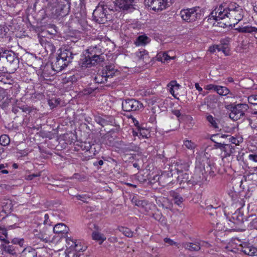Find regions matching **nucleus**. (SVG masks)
Masks as SVG:
<instances>
[{
  "mask_svg": "<svg viewBox=\"0 0 257 257\" xmlns=\"http://www.w3.org/2000/svg\"><path fill=\"white\" fill-rule=\"evenodd\" d=\"M73 58V54L70 50L65 49L58 55L52 63V68L55 72H60L66 67Z\"/></svg>",
  "mask_w": 257,
  "mask_h": 257,
  "instance_id": "1",
  "label": "nucleus"
},
{
  "mask_svg": "<svg viewBox=\"0 0 257 257\" xmlns=\"http://www.w3.org/2000/svg\"><path fill=\"white\" fill-rule=\"evenodd\" d=\"M179 16L183 22L193 23L202 19L203 11L199 7L183 9L180 11Z\"/></svg>",
  "mask_w": 257,
  "mask_h": 257,
  "instance_id": "2",
  "label": "nucleus"
},
{
  "mask_svg": "<svg viewBox=\"0 0 257 257\" xmlns=\"http://www.w3.org/2000/svg\"><path fill=\"white\" fill-rule=\"evenodd\" d=\"M227 108L230 111L229 117L236 121L244 116L245 112L248 109V106L245 103H238L235 105H228Z\"/></svg>",
  "mask_w": 257,
  "mask_h": 257,
  "instance_id": "3",
  "label": "nucleus"
},
{
  "mask_svg": "<svg viewBox=\"0 0 257 257\" xmlns=\"http://www.w3.org/2000/svg\"><path fill=\"white\" fill-rule=\"evenodd\" d=\"M107 10L112 11L107 5L99 4L93 13L94 20L99 24H104L107 21Z\"/></svg>",
  "mask_w": 257,
  "mask_h": 257,
  "instance_id": "4",
  "label": "nucleus"
},
{
  "mask_svg": "<svg viewBox=\"0 0 257 257\" xmlns=\"http://www.w3.org/2000/svg\"><path fill=\"white\" fill-rule=\"evenodd\" d=\"M228 19L237 24L242 20L243 16V9L236 3H231L228 5Z\"/></svg>",
  "mask_w": 257,
  "mask_h": 257,
  "instance_id": "5",
  "label": "nucleus"
},
{
  "mask_svg": "<svg viewBox=\"0 0 257 257\" xmlns=\"http://www.w3.org/2000/svg\"><path fill=\"white\" fill-rule=\"evenodd\" d=\"M145 5L150 11L160 12L169 7V0H145Z\"/></svg>",
  "mask_w": 257,
  "mask_h": 257,
  "instance_id": "6",
  "label": "nucleus"
},
{
  "mask_svg": "<svg viewBox=\"0 0 257 257\" xmlns=\"http://www.w3.org/2000/svg\"><path fill=\"white\" fill-rule=\"evenodd\" d=\"M234 245L235 244L233 241L230 242L225 247L226 251L236 252L237 250H240L245 254L248 255L252 256L256 255L257 249L252 246L246 245V244H244V245L240 244V248H237L235 247H234Z\"/></svg>",
  "mask_w": 257,
  "mask_h": 257,
  "instance_id": "7",
  "label": "nucleus"
},
{
  "mask_svg": "<svg viewBox=\"0 0 257 257\" xmlns=\"http://www.w3.org/2000/svg\"><path fill=\"white\" fill-rule=\"evenodd\" d=\"M122 108L124 111L131 112L139 110L143 108V104L135 99H126L122 101Z\"/></svg>",
  "mask_w": 257,
  "mask_h": 257,
  "instance_id": "8",
  "label": "nucleus"
},
{
  "mask_svg": "<svg viewBox=\"0 0 257 257\" xmlns=\"http://www.w3.org/2000/svg\"><path fill=\"white\" fill-rule=\"evenodd\" d=\"M228 6L221 4L216 7L210 14V19L212 18L216 21L228 18Z\"/></svg>",
  "mask_w": 257,
  "mask_h": 257,
  "instance_id": "9",
  "label": "nucleus"
},
{
  "mask_svg": "<svg viewBox=\"0 0 257 257\" xmlns=\"http://www.w3.org/2000/svg\"><path fill=\"white\" fill-rule=\"evenodd\" d=\"M113 3L115 8L121 11L132 12L135 9V0H115Z\"/></svg>",
  "mask_w": 257,
  "mask_h": 257,
  "instance_id": "10",
  "label": "nucleus"
},
{
  "mask_svg": "<svg viewBox=\"0 0 257 257\" xmlns=\"http://www.w3.org/2000/svg\"><path fill=\"white\" fill-rule=\"evenodd\" d=\"M17 245H19L21 248V249L17 248V250L21 253L20 257H37L34 251H30V248L27 247V245L25 243L24 239H21L17 241Z\"/></svg>",
  "mask_w": 257,
  "mask_h": 257,
  "instance_id": "11",
  "label": "nucleus"
},
{
  "mask_svg": "<svg viewBox=\"0 0 257 257\" xmlns=\"http://www.w3.org/2000/svg\"><path fill=\"white\" fill-rule=\"evenodd\" d=\"M96 47L93 48L92 49H89V53L90 55L92 63L93 65H96L101 62H102L105 60L104 55L101 53L100 52H97Z\"/></svg>",
  "mask_w": 257,
  "mask_h": 257,
  "instance_id": "12",
  "label": "nucleus"
},
{
  "mask_svg": "<svg viewBox=\"0 0 257 257\" xmlns=\"http://www.w3.org/2000/svg\"><path fill=\"white\" fill-rule=\"evenodd\" d=\"M242 216H239L236 213L233 215L230 219L228 220V224L231 229L235 230L237 229V226L242 223Z\"/></svg>",
  "mask_w": 257,
  "mask_h": 257,
  "instance_id": "13",
  "label": "nucleus"
},
{
  "mask_svg": "<svg viewBox=\"0 0 257 257\" xmlns=\"http://www.w3.org/2000/svg\"><path fill=\"white\" fill-rule=\"evenodd\" d=\"M189 166L190 165L188 162L183 160H179L176 162L175 168L178 174H179L180 173L188 171Z\"/></svg>",
  "mask_w": 257,
  "mask_h": 257,
  "instance_id": "14",
  "label": "nucleus"
},
{
  "mask_svg": "<svg viewBox=\"0 0 257 257\" xmlns=\"http://www.w3.org/2000/svg\"><path fill=\"white\" fill-rule=\"evenodd\" d=\"M66 241L70 245V247H73L77 251H83L85 249V246L82 245L81 242L70 237L66 238Z\"/></svg>",
  "mask_w": 257,
  "mask_h": 257,
  "instance_id": "15",
  "label": "nucleus"
},
{
  "mask_svg": "<svg viewBox=\"0 0 257 257\" xmlns=\"http://www.w3.org/2000/svg\"><path fill=\"white\" fill-rule=\"evenodd\" d=\"M136 56L140 60L143 61L145 63H148L150 61L149 53L145 49L137 52Z\"/></svg>",
  "mask_w": 257,
  "mask_h": 257,
  "instance_id": "16",
  "label": "nucleus"
},
{
  "mask_svg": "<svg viewBox=\"0 0 257 257\" xmlns=\"http://www.w3.org/2000/svg\"><path fill=\"white\" fill-rule=\"evenodd\" d=\"M150 42V39L146 35L139 36L134 42L136 46H145Z\"/></svg>",
  "mask_w": 257,
  "mask_h": 257,
  "instance_id": "17",
  "label": "nucleus"
},
{
  "mask_svg": "<svg viewBox=\"0 0 257 257\" xmlns=\"http://www.w3.org/2000/svg\"><path fill=\"white\" fill-rule=\"evenodd\" d=\"M201 244L198 241L194 243L186 242L183 243V246L190 251H198L201 248Z\"/></svg>",
  "mask_w": 257,
  "mask_h": 257,
  "instance_id": "18",
  "label": "nucleus"
},
{
  "mask_svg": "<svg viewBox=\"0 0 257 257\" xmlns=\"http://www.w3.org/2000/svg\"><path fill=\"white\" fill-rule=\"evenodd\" d=\"M157 60L163 63L168 62L171 60H174L175 57L169 56L166 52H160L156 56Z\"/></svg>",
  "mask_w": 257,
  "mask_h": 257,
  "instance_id": "19",
  "label": "nucleus"
},
{
  "mask_svg": "<svg viewBox=\"0 0 257 257\" xmlns=\"http://www.w3.org/2000/svg\"><path fill=\"white\" fill-rule=\"evenodd\" d=\"M14 80L12 79L10 74L0 72V84H11Z\"/></svg>",
  "mask_w": 257,
  "mask_h": 257,
  "instance_id": "20",
  "label": "nucleus"
},
{
  "mask_svg": "<svg viewBox=\"0 0 257 257\" xmlns=\"http://www.w3.org/2000/svg\"><path fill=\"white\" fill-rule=\"evenodd\" d=\"M166 170L164 171L161 176H157L156 178H158V180L161 179V180H163L164 181L166 178H171L173 176V169L170 167L169 166L167 168Z\"/></svg>",
  "mask_w": 257,
  "mask_h": 257,
  "instance_id": "21",
  "label": "nucleus"
},
{
  "mask_svg": "<svg viewBox=\"0 0 257 257\" xmlns=\"http://www.w3.org/2000/svg\"><path fill=\"white\" fill-rule=\"evenodd\" d=\"M170 196L172 197L174 203L178 206L182 203L184 200L183 198L180 194L174 191H170Z\"/></svg>",
  "mask_w": 257,
  "mask_h": 257,
  "instance_id": "22",
  "label": "nucleus"
},
{
  "mask_svg": "<svg viewBox=\"0 0 257 257\" xmlns=\"http://www.w3.org/2000/svg\"><path fill=\"white\" fill-rule=\"evenodd\" d=\"M69 228L63 223H58L53 227L54 232L56 233H67Z\"/></svg>",
  "mask_w": 257,
  "mask_h": 257,
  "instance_id": "23",
  "label": "nucleus"
},
{
  "mask_svg": "<svg viewBox=\"0 0 257 257\" xmlns=\"http://www.w3.org/2000/svg\"><path fill=\"white\" fill-rule=\"evenodd\" d=\"M92 237L93 240L98 241L100 244H101L106 239L103 234L98 231H93L92 234Z\"/></svg>",
  "mask_w": 257,
  "mask_h": 257,
  "instance_id": "24",
  "label": "nucleus"
},
{
  "mask_svg": "<svg viewBox=\"0 0 257 257\" xmlns=\"http://www.w3.org/2000/svg\"><path fill=\"white\" fill-rule=\"evenodd\" d=\"M80 65L82 67L88 68L93 66L90 54L80 61Z\"/></svg>",
  "mask_w": 257,
  "mask_h": 257,
  "instance_id": "25",
  "label": "nucleus"
},
{
  "mask_svg": "<svg viewBox=\"0 0 257 257\" xmlns=\"http://www.w3.org/2000/svg\"><path fill=\"white\" fill-rule=\"evenodd\" d=\"M235 147L229 144H225L222 148V151L224 152L225 157L230 156L234 152Z\"/></svg>",
  "mask_w": 257,
  "mask_h": 257,
  "instance_id": "26",
  "label": "nucleus"
},
{
  "mask_svg": "<svg viewBox=\"0 0 257 257\" xmlns=\"http://www.w3.org/2000/svg\"><path fill=\"white\" fill-rule=\"evenodd\" d=\"M215 91L220 95L226 96L230 93V90L226 87L217 85Z\"/></svg>",
  "mask_w": 257,
  "mask_h": 257,
  "instance_id": "27",
  "label": "nucleus"
},
{
  "mask_svg": "<svg viewBox=\"0 0 257 257\" xmlns=\"http://www.w3.org/2000/svg\"><path fill=\"white\" fill-rule=\"evenodd\" d=\"M239 32L241 33H257V28L251 26H246L239 28Z\"/></svg>",
  "mask_w": 257,
  "mask_h": 257,
  "instance_id": "28",
  "label": "nucleus"
},
{
  "mask_svg": "<svg viewBox=\"0 0 257 257\" xmlns=\"http://www.w3.org/2000/svg\"><path fill=\"white\" fill-rule=\"evenodd\" d=\"M122 150L123 152H128L130 151L137 152L138 150V147L137 145L134 144H129L128 145H125L122 148Z\"/></svg>",
  "mask_w": 257,
  "mask_h": 257,
  "instance_id": "29",
  "label": "nucleus"
},
{
  "mask_svg": "<svg viewBox=\"0 0 257 257\" xmlns=\"http://www.w3.org/2000/svg\"><path fill=\"white\" fill-rule=\"evenodd\" d=\"M167 87L169 88L170 92L174 96V89H178L180 87V85L177 83L175 80L171 81L168 85Z\"/></svg>",
  "mask_w": 257,
  "mask_h": 257,
  "instance_id": "30",
  "label": "nucleus"
},
{
  "mask_svg": "<svg viewBox=\"0 0 257 257\" xmlns=\"http://www.w3.org/2000/svg\"><path fill=\"white\" fill-rule=\"evenodd\" d=\"M118 230L128 237H132L133 236V232L127 227L119 226L118 227Z\"/></svg>",
  "mask_w": 257,
  "mask_h": 257,
  "instance_id": "31",
  "label": "nucleus"
},
{
  "mask_svg": "<svg viewBox=\"0 0 257 257\" xmlns=\"http://www.w3.org/2000/svg\"><path fill=\"white\" fill-rule=\"evenodd\" d=\"M94 80L97 83H104L107 81L106 77H105L102 71L98 73L94 78Z\"/></svg>",
  "mask_w": 257,
  "mask_h": 257,
  "instance_id": "32",
  "label": "nucleus"
},
{
  "mask_svg": "<svg viewBox=\"0 0 257 257\" xmlns=\"http://www.w3.org/2000/svg\"><path fill=\"white\" fill-rule=\"evenodd\" d=\"M206 119L210 124L212 127H213L214 128H219V127L218 126V120L216 118L213 117L211 115H208L206 116Z\"/></svg>",
  "mask_w": 257,
  "mask_h": 257,
  "instance_id": "33",
  "label": "nucleus"
},
{
  "mask_svg": "<svg viewBox=\"0 0 257 257\" xmlns=\"http://www.w3.org/2000/svg\"><path fill=\"white\" fill-rule=\"evenodd\" d=\"M1 248L10 254H15L16 253L15 247L13 245H7L3 244L1 245Z\"/></svg>",
  "mask_w": 257,
  "mask_h": 257,
  "instance_id": "34",
  "label": "nucleus"
},
{
  "mask_svg": "<svg viewBox=\"0 0 257 257\" xmlns=\"http://www.w3.org/2000/svg\"><path fill=\"white\" fill-rule=\"evenodd\" d=\"M178 175L177 179L178 181H179L180 183L187 182L189 180L188 174L186 172L183 173H180Z\"/></svg>",
  "mask_w": 257,
  "mask_h": 257,
  "instance_id": "35",
  "label": "nucleus"
},
{
  "mask_svg": "<svg viewBox=\"0 0 257 257\" xmlns=\"http://www.w3.org/2000/svg\"><path fill=\"white\" fill-rule=\"evenodd\" d=\"M10 139L8 136L3 135L0 137V144L2 146H6L10 144Z\"/></svg>",
  "mask_w": 257,
  "mask_h": 257,
  "instance_id": "36",
  "label": "nucleus"
},
{
  "mask_svg": "<svg viewBox=\"0 0 257 257\" xmlns=\"http://www.w3.org/2000/svg\"><path fill=\"white\" fill-rule=\"evenodd\" d=\"M183 144L186 148L191 150H193L196 147V145L190 140L184 141Z\"/></svg>",
  "mask_w": 257,
  "mask_h": 257,
  "instance_id": "37",
  "label": "nucleus"
},
{
  "mask_svg": "<svg viewBox=\"0 0 257 257\" xmlns=\"http://www.w3.org/2000/svg\"><path fill=\"white\" fill-rule=\"evenodd\" d=\"M7 231L5 228H3L0 231V240L4 241L5 243H9L7 239Z\"/></svg>",
  "mask_w": 257,
  "mask_h": 257,
  "instance_id": "38",
  "label": "nucleus"
},
{
  "mask_svg": "<svg viewBox=\"0 0 257 257\" xmlns=\"http://www.w3.org/2000/svg\"><path fill=\"white\" fill-rule=\"evenodd\" d=\"M16 54L15 52L10 51L7 53L6 58L8 62L10 63L13 62L15 59Z\"/></svg>",
  "mask_w": 257,
  "mask_h": 257,
  "instance_id": "39",
  "label": "nucleus"
},
{
  "mask_svg": "<svg viewBox=\"0 0 257 257\" xmlns=\"http://www.w3.org/2000/svg\"><path fill=\"white\" fill-rule=\"evenodd\" d=\"M227 140L228 141V142H230L233 144H235V145H239L240 143L242 142V138H240V140H238V139L236 138L229 136H228Z\"/></svg>",
  "mask_w": 257,
  "mask_h": 257,
  "instance_id": "40",
  "label": "nucleus"
},
{
  "mask_svg": "<svg viewBox=\"0 0 257 257\" xmlns=\"http://www.w3.org/2000/svg\"><path fill=\"white\" fill-rule=\"evenodd\" d=\"M94 119L97 123L102 126L107 124V121L100 116H95Z\"/></svg>",
  "mask_w": 257,
  "mask_h": 257,
  "instance_id": "41",
  "label": "nucleus"
},
{
  "mask_svg": "<svg viewBox=\"0 0 257 257\" xmlns=\"http://www.w3.org/2000/svg\"><path fill=\"white\" fill-rule=\"evenodd\" d=\"M248 101L249 103L254 105H257V95H251L248 97Z\"/></svg>",
  "mask_w": 257,
  "mask_h": 257,
  "instance_id": "42",
  "label": "nucleus"
},
{
  "mask_svg": "<svg viewBox=\"0 0 257 257\" xmlns=\"http://www.w3.org/2000/svg\"><path fill=\"white\" fill-rule=\"evenodd\" d=\"M164 241L168 243L169 245H175L176 246L178 247L179 244L173 240L172 239H170V238L166 237L164 239Z\"/></svg>",
  "mask_w": 257,
  "mask_h": 257,
  "instance_id": "43",
  "label": "nucleus"
},
{
  "mask_svg": "<svg viewBox=\"0 0 257 257\" xmlns=\"http://www.w3.org/2000/svg\"><path fill=\"white\" fill-rule=\"evenodd\" d=\"M75 197L76 199L81 200L83 202L85 203L87 202V199L89 198V197H87L86 195H77L75 196Z\"/></svg>",
  "mask_w": 257,
  "mask_h": 257,
  "instance_id": "44",
  "label": "nucleus"
},
{
  "mask_svg": "<svg viewBox=\"0 0 257 257\" xmlns=\"http://www.w3.org/2000/svg\"><path fill=\"white\" fill-rule=\"evenodd\" d=\"M248 226L250 229L254 228L257 229V217L252 219L249 223Z\"/></svg>",
  "mask_w": 257,
  "mask_h": 257,
  "instance_id": "45",
  "label": "nucleus"
},
{
  "mask_svg": "<svg viewBox=\"0 0 257 257\" xmlns=\"http://www.w3.org/2000/svg\"><path fill=\"white\" fill-rule=\"evenodd\" d=\"M218 51H222L224 54H226V52L228 51V46L225 44V45H218Z\"/></svg>",
  "mask_w": 257,
  "mask_h": 257,
  "instance_id": "46",
  "label": "nucleus"
},
{
  "mask_svg": "<svg viewBox=\"0 0 257 257\" xmlns=\"http://www.w3.org/2000/svg\"><path fill=\"white\" fill-rule=\"evenodd\" d=\"M102 72L103 73V74L104 75L105 77H106V80H107V79L109 78H112L115 72H111V71H104L102 70Z\"/></svg>",
  "mask_w": 257,
  "mask_h": 257,
  "instance_id": "47",
  "label": "nucleus"
},
{
  "mask_svg": "<svg viewBox=\"0 0 257 257\" xmlns=\"http://www.w3.org/2000/svg\"><path fill=\"white\" fill-rule=\"evenodd\" d=\"M102 72L103 73V74L104 75L105 77H106V80H107V79L109 78H112L115 72H111V71H104L102 70Z\"/></svg>",
  "mask_w": 257,
  "mask_h": 257,
  "instance_id": "48",
  "label": "nucleus"
},
{
  "mask_svg": "<svg viewBox=\"0 0 257 257\" xmlns=\"http://www.w3.org/2000/svg\"><path fill=\"white\" fill-rule=\"evenodd\" d=\"M7 28L3 26L0 25V37H3L4 36H6V33H7Z\"/></svg>",
  "mask_w": 257,
  "mask_h": 257,
  "instance_id": "49",
  "label": "nucleus"
},
{
  "mask_svg": "<svg viewBox=\"0 0 257 257\" xmlns=\"http://www.w3.org/2000/svg\"><path fill=\"white\" fill-rule=\"evenodd\" d=\"M216 229L218 230H226L229 228L227 227H225V226H222L220 223H217Z\"/></svg>",
  "mask_w": 257,
  "mask_h": 257,
  "instance_id": "50",
  "label": "nucleus"
},
{
  "mask_svg": "<svg viewBox=\"0 0 257 257\" xmlns=\"http://www.w3.org/2000/svg\"><path fill=\"white\" fill-rule=\"evenodd\" d=\"M102 70L115 72V69L114 68V66L113 65L106 66Z\"/></svg>",
  "mask_w": 257,
  "mask_h": 257,
  "instance_id": "51",
  "label": "nucleus"
},
{
  "mask_svg": "<svg viewBox=\"0 0 257 257\" xmlns=\"http://www.w3.org/2000/svg\"><path fill=\"white\" fill-rule=\"evenodd\" d=\"M216 50L218 51V45L210 46L208 49V51H209L211 53H214Z\"/></svg>",
  "mask_w": 257,
  "mask_h": 257,
  "instance_id": "52",
  "label": "nucleus"
},
{
  "mask_svg": "<svg viewBox=\"0 0 257 257\" xmlns=\"http://www.w3.org/2000/svg\"><path fill=\"white\" fill-rule=\"evenodd\" d=\"M217 86V85L210 84L207 85L205 86V88L208 90H214L215 91Z\"/></svg>",
  "mask_w": 257,
  "mask_h": 257,
  "instance_id": "53",
  "label": "nucleus"
},
{
  "mask_svg": "<svg viewBox=\"0 0 257 257\" xmlns=\"http://www.w3.org/2000/svg\"><path fill=\"white\" fill-rule=\"evenodd\" d=\"M215 144L214 145V147L217 149H220L222 151V148L224 147L225 143H220L214 142Z\"/></svg>",
  "mask_w": 257,
  "mask_h": 257,
  "instance_id": "54",
  "label": "nucleus"
},
{
  "mask_svg": "<svg viewBox=\"0 0 257 257\" xmlns=\"http://www.w3.org/2000/svg\"><path fill=\"white\" fill-rule=\"evenodd\" d=\"M103 161L101 160L99 161H97L96 162H94L93 163V165L95 167H97V168H99V166H101L103 165Z\"/></svg>",
  "mask_w": 257,
  "mask_h": 257,
  "instance_id": "55",
  "label": "nucleus"
},
{
  "mask_svg": "<svg viewBox=\"0 0 257 257\" xmlns=\"http://www.w3.org/2000/svg\"><path fill=\"white\" fill-rule=\"evenodd\" d=\"M249 160L257 162V154H250L248 156Z\"/></svg>",
  "mask_w": 257,
  "mask_h": 257,
  "instance_id": "56",
  "label": "nucleus"
},
{
  "mask_svg": "<svg viewBox=\"0 0 257 257\" xmlns=\"http://www.w3.org/2000/svg\"><path fill=\"white\" fill-rule=\"evenodd\" d=\"M40 176V174L39 173V174H31V175H29L27 176V180H31L32 179H33L35 177H39Z\"/></svg>",
  "mask_w": 257,
  "mask_h": 257,
  "instance_id": "57",
  "label": "nucleus"
},
{
  "mask_svg": "<svg viewBox=\"0 0 257 257\" xmlns=\"http://www.w3.org/2000/svg\"><path fill=\"white\" fill-rule=\"evenodd\" d=\"M49 220V215L48 214H45L44 215V224H48L50 225V222Z\"/></svg>",
  "mask_w": 257,
  "mask_h": 257,
  "instance_id": "58",
  "label": "nucleus"
},
{
  "mask_svg": "<svg viewBox=\"0 0 257 257\" xmlns=\"http://www.w3.org/2000/svg\"><path fill=\"white\" fill-rule=\"evenodd\" d=\"M172 113L176 115L177 117H179L181 114L179 110H173Z\"/></svg>",
  "mask_w": 257,
  "mask_h": 257,
  "instance_id": "59",
  "label": "nucleus"
},
{
  "mask_svg": "<svg viewBox=\"0 0 257 257\" xmlns=\"http://www.w3.org/2000/svg\"><path fill=\"white\" fill-rule=\"evenodd\" d=\"M40 238H41V239L45 242H47L49 240V238L48 237H47V235L46 234H43V235H42L41 237H40Z\"/></svg>",
  "mask_w": 257,
  "mask_h": 257,
  "instance_id": "60",
  "label": "nucleus"
},
{
  "mask_svg": "<svg viewBox=\"0 0 257 257\" xmlns=\"http://www.w3.org/2000/svg\"><path fill=\"white\" fill-rule=\"evenodd\" d=\"M220 205L219 203H216V205H210L208 206L207 207V208L208 209H209L212 208H217L218 207L220 206Z\"/></svg>",
  "mask_w": 257,
  "mask_h": 257,
  "instance_id": "61",
  "label": "nucleus"
},
{
  "mask_svg": "<svg viewBox=\"0 0 257 257\" xmlns=\"http://www.w3.org/2000/svg\"><path fill=\"white\" fill-rule=\"evenodd\" d=\"M220 43V45H225L226 44L227 46V44L229 43V39L221 40Z\"/></svg>",
  "mask_w": 257,
  "mask_h": 257,
  "instance_id": "62",
  "label": "nucleus"
},
{
  "mask_svg": "<svg viewBox=\"0 0 257 257\" xmlns=\"http://www.w3.org/2000/svg\"><path fill=\"white\" fill-rule=\"evenodd\" d=\"M195 87L199 92L202 91V88L199 86L198 83H195Z\"/></svg>",
  "mask_w": 257,
  "mask_h": 257,
  "instance_id": "63",
  "label": "nucleus"
},
{
  "mask_svg": "<svg viewBox=\"0 0 257 257\" xmlns=\"http://www.w3.org/2000/svg\"><path fill=\"white\" fill-rule=\"evenodd\" d=\"M198 243H201V246H206V247H208L209 246V244L208 242H205L204 241H198Z\"/></svg>",
  "mask_w": 257,
  "mask_h": 257,
  "instance_id": "64",
  "label": "nucleus"
}]
</instances>
